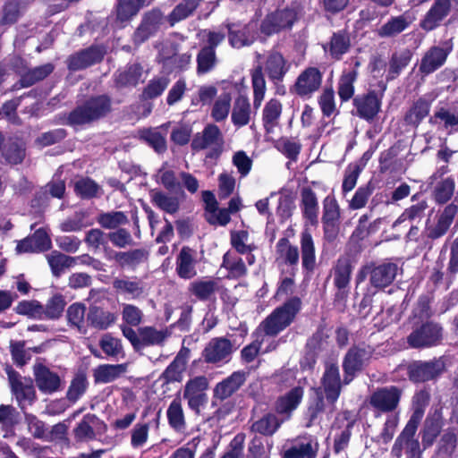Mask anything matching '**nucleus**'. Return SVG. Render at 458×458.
Wrapping results in <instances>:
<instances>
[{
	"label": "nucleus",
	"mask_w": 458,
	"mask_h": 458,
	"mask_svg": "<svg viewBox=\"0 0 458 458\" xmlns=\"http://www.w3.org/2000/svg\"><path fill=\"white\" fill-rule=\"evenodd\" d=\"M431 198L436 205L444 206L436 215L433 225L427 223L423 232L425 245L430 249L432 243L445 236L458 215V191L454 196L456 182L453 175L438 181H428Z\"/></svg>",
	"instance_id": "nucleus-1"
},
{
	"label": "nucleus",
	"mask_w": 458,
	"mask_h": 458,
	"mask_svg": "<svg viewBox=\"0 0 458 458\" xmlns=\"http://www.w3.org/2000/svg\"><path fill=\"white\" fill-rule=\"evenodd\" d=\"M375 348L364 342L353 344L344 353L342 360L344 386L351 384L356 377L365 370L374 355Z\"/></svg>",
	"instance_id": "nucleus-2"
},
{
	"label": "nucleus",
	"mask_w": 458,
	"mask_h": 458,
	"mask_svg": "<svg viewBox=\"0 0 458 458\" xmlns=\"http://www.w3.org/2000/svg\"><path fill=\"white\" fill-rule=\"evenodd\" d=\"M444 327L435 320L414 322L406 342L413 349H428L442 344Z\"/></svg>",
	"instance_id": "nucleus-3"
},
{
	"label": "nucleus",
	"mask_w": 458,
	"mask_h": 458,
	"mask_svg": "<svg viewBox=\"0 0 458 458\" xmlns=\"http://www.w3.org/2000/svg\"><path fill=\"white\" fill-rule=\"evenodd\" d=\"M399 267L396 263L384 261L370 263L362 267L357 275V282L360 283L369 276V285L377 291H385L391 286L398 274Z\"/></svg>",
	"instance_id": "nucleus-4"
},
{
	"label": "nucleus",
	"mask_w": 458,
	"mask_h": 458,
	"mask_svg": "<svg viewBox=\"0 0 458 458\" xmlns=\"http://www.w3.org/2000/svg\"><path fill=\"white\" fill-rule=\"evenodd\" d=\"M301 308V301L294 296L287 300L262 322L263 330L267 335H277L294 320Z\"/></svg>",
	"instance_id": "nucleus-5"
},
{
	"label": "nucleus",
	"mask_w": 458,
	"mask_h": 458,
	"mask_svg": "<svg viewBox=\"0 0 458 458\" xmlns=\"http://www.w3.org/2000/svg\"><path fill=\"white\" fill-rule=\"evenodd\" d=\"M299 8L286 6L268 13L259 24V31L267 36L291 30L299 21Z\"/></svg>",
	"instance_id": "nucleus-6"
},
{
	"label": "nucleus",
	"mask_w": 458,
	"mask_h": 458,
	"mask_svg": "<svg viewBox=\"0 0 458 458\" xmlns=\"http://www.w3.org/2000/svg\"><path fill=\"white\" fill-rule=\"evenodd\" d=\"M409 380L414 384L437 381L445 370L443 357L429 360H412L404 365Z\"/></svg>",
	"instance_id": "nucleus-7"
},
{
	"label": "nucleus",
	"mask_w": 458,
	"mask_h": 458,
	"mask_svg": "<svg viewBox=\"0 0 458 458\" xmlns=\"http://www.w3.org/2000/svg\"><path fill=\"white\" fill-rule=\"evenodd\" d=\"M452 13L454 20L458 19V0H433L429 9L420 21V27L429 32L439 28Z\"/></svg>",
	"instance_id": "nucleus-8"
},
{
	"label": "nucleus",
	"mask_w": 458,
	"mask_h": 458,
	"mask_svg": "<svg viewBox=\"0 0 458 458\" xmlns=\"http://www.w3.org/2000/svg\"><path fill=\"white\" fill-rule=\"evenodd\" d=\"M353 266L350 256H340L332 267L333 284L335 289L334 303L344 305L349 293Z\"/></svg>",
	"instance_id": "nucleus-9"
},
{
	"label": "nucleus",
	"mask_w": 458,
	"mask_h": 458,
	"mask_svg": "<svg viewBox=\"0 0 458 458\" xmlns=\"http://www.w3.org/2000/svg\"><path fill=\"white\" fill-rule=\"evenodd\" d=\"M403 394V388L395 385L377 387L369 395V403L377 415L391 413L399 407Z\"/></svg>",
	"instance_id": "nucleus-10"
},
{
	"label": "nucleus",
	"mask_w": 458,
	"mask_h": 458,
	"mask_svg": "<svg viewBox=\"0 0 458 458\" xmlns=\"http://www.w3.org/2000/svg\"><path fill=\"white\" fill-rule=\"evenodd\" d=\"M343 385L338 365L336 363L327 364L321 377V386L318 388L323 397L326 398L329 413H333L336 409L335 404L342 393Z\"/></svg>",
	"instance_id": "nucleus-11"
},
{
	"label": "nucleus",
	"mask_w": 458,
	"mask_h": 458,
	"mask_svg": "<svg viewBox=\"0 0 458 458\" xmlns=\"http://www.w3.org/2000/svg\"><path fill=\"white\" fill-rule=\"evenodd\" d=\"M110 110V100L106 96L89 99L85 105L76 108L70 114L72 124L80 125L89 123L107 114Z\"/></svg>",
	"instance_id": "nucleus-12"
},
{
	"label": "nucleus",
	"mask_w": 458,
	"mask_h": 458,
	"mask_svg": "<svg viewBox=\"0 0 458 458\" xmlns=\"http://www.w3.org/2000/svg\"><path fill=\"white\" fill-rule=\"evenodd\" d=\"M454 44L452 39L442 41L439 46L430 47L422 55L419 72L422 76L432 74L440 69L452 53Z\"/></svg>",
	"instance_id": "nucleus-13"
},
{
	"label": "nucleus",
	"mask_w": 458,
	"mask_h": 458,
	"mask_svg": "<svg viewBox=\"0 0 458 458\" xmlns=\"http://www.w3.org/2000/svg\"><path fill=\"white\" fill-rule=\"evenodd\" d=\"M323 81V73L315 66L305 68L296 78L293 85L290 87V92L302 99H310L317 92Z\"/></svg>",
	"instance_id": "nucleus-14"
},
{
	"label": "nucleus",
	"mask_w": 458,
	"mask_h": 458,
	"mask_svg": "<svg viewBox=\"0 0 458 458\" xmlns=\"http://www.w3.org/2000/svg\"><path fill=\"white\" fill-rule=\"evenodd\" d=\"M234 350L230 340L225 337H215L206 344L201 356L206 363L221 366L231 360Z\"/></svg>",
	"instance_id": "nucleus-15"
},
{
	"label": "nucleus",
	"mask_w": 458,
	"mask_h": 458,
	"mask_svg": "<svg viewBox=\"0 0 458 458\" xmlns=\"http://www.w3.org/2000/svg\"><path fill=\"white\" fill-rule=\"evenodd\" d=\"M419 425L408 424L396 437L391 450V454L395 458H401L403 448L406 449L407 458H420L421 451L420 442L415 438Z\"/></svg>",
	"instance_id": "nucleus-16"
},
{
	"label": "nucleus",
	"mask_w": 458,
	"mask_h": 458,
	"mask_svg": "<svg viewBox=\"0 0 458 458\" xmlns=\"http://www.w3.org/2000/svg\"><path fill=\"white\" fill-rule=\"evenodd\" d=\"M319 444L314 436L305 434L297 437L292 445L281 453L282 458H317Z\"/></svg>",
	"instance_id": "nucleus-17"
},
{
	"label": "nucleus",
	"mask_w": 458,
	"mask_h": 458,
	"mask_svg": "<svg viewBox=\"0 0 458 458\" xmlns=\"http://www.w3.org/2000/svg\"><path fill=\"white\" fill-rule=\"evenodd\" d=\"M352 105L356 110L355 115L371 123L381 110L382 98L375 90H369L366 94L355 96L352 98Z\"/></svg>",
	"instance_id": "nucleus-18"
},
{
	"label": "nucleus",
	"mask_w": 458,
	"mask_h": 458,
	"mask_svg": "<svg viewBox=\"0 0 458 458\" xmlns=\"http://www.w3.org/2000/svg\"><path fill=\"white\" fill-rule=\"evenodd\" d=\"M323 50L334 61H341L352 48V36L347 28L334 31L329 40L322 46Z\"/></svg>",
	"instance_id": "nucleus-19"
},
{
	"label": "nucleus",
	"mask_w": 458,
	"mask_h": 458,
	"mask_svg": "<svg viewBox=\"0 0 458 458\" xmlns=\"http://www.w3.org/2000/svg\"><path fill=\"white\" fill-rule=\"evenodd\" d=\"M290 65L279 52H272L267 56L265 64V72L269 80L276 85V93L284 95V87L281 85L285 74L288 72Z\"/></svg>",
	"instance_id": "nucleus-20"
},
{
	"label": "nucleus",
	"mask_w": 458,
	"mask_h": 458,
	"mask_svg": "<svg viewBox=\"0 0 458 458\" xmlns=\"http://www.w3.org/2000/svg\"><path fill=\"white\" fill-rule=\"evenodd\" d=\"M428 123L448 135L458 133V111L446 106H437L428 117Z\"/></svg>",
	"instance_id": "nucleus-21"
},
{
	"label": "nucleus",
	"mask_w": 458,
	"mask_h": 458,
	"mask_svg": "<svg viewBox=\"0 0 458 458\" xmlns=\"http://www.w3.org/2000/svg\"><path fill=\"white\" fill-rule=\"evenodd\" d=\"M433 98L422 96L412 102L403 115L406 125L417 129L426 117H429Z\"/></svg>",
	"instance_id": "nucleus-22"
},
{
	"label": "nucleus",
	"mask_w": 458,
	"mask_h": 458,
	"mask_svg": "<svg viewBox=\"0 0 458 458\" xmlns=\"http://www.w3.org/2000/svg\"><path fill=\"white\" fill-rule=\"evenodd\" d=\"M246 377V372L234 371L229 377L218 382L213 389V404L216 400L224 401L231 397L243 385Z\"/></svg>",
	"instance_id": "nucleus-23"
},
{
	"label": "nucleus",
	"mask_w": 458,
	"mask_h": 458,
	"mask_svg": "<svg viewBox=\"0 0 458 458\" xmlns=\"http://www.w3.org/2000/svg\"><path fill=\"white\" fill-rule=\"evenodd\" d=\"M35 382L40 392L50 394L62 387L59 375L41 363L34 365Z\"/></svg>",
	"instance_id": "nucleus-24"
},
{
	"label": "nucleus",
	"mask_w": 458,
	"mask_h": 458,
	"mask_svg": "<svg viewBox=\"0 0 458 458\" xmlns=\"http://www.w3.org/2000/svg\"><path fill=\"white\" fill-rule=\"evenodd\" d=\"M283 105L280 100L271 98L266 103L262 111V123L265 130V138L267 140H273V134L279 126V119L282 114Z\"/></svg>",
	"instance_id": "nucleus-25"
},
{
	"label": "nucleus",
	"mask_w": 458,
	"mask_h": 458,
	"mask_svg": "<svg viewBox=\"0 0 458 458\" xmlns=\"http://www.w3.org/2000/svg\"><path fill=\"white\" fill-rule=\"evenodd\" d=\"M415 21V16L409 11L401 15L392 16L377 30L380 38H394L406 30Z\"/></svg>",
	"instance_id": "nucleus-26"
},
{
	"label": "nucleus",
	"mask_w": 458,
	"mask_h": 458,
	"mask_svg": "<svg viewBox=\"0 0 458 458\" xmlns=\"http://www.w3.org/2000/svg\"><path fill=\"white\" fill-rule=\"evenodd\" d=\"M445 425V420L441 410H436L433 413H429L423 424L421 429V441L425 448L431 446Z\"/></svg>",
	"instance_id": "nucleus-27"
},
{
	"label": "nucleus",
	"mask_w": 458,
	"mask_h": 458,
	"mask_svg": "<svg viewBox=\"0 0 458 458\" xmlns=\"http://www.w3.org/2000/svg\"><path fill=\"white\" fill-rule=\"evenodd\" d=\"M190 358L191 350L182 346L174 360L162 373V378L166 383L180 382L182 379Z\"/></svg>",
	"instance_id": "nucleus-28"
},
{
	"label": "nucleus",
	"mask_w": 458,
	"mask_h": 458,
	"mask_svg": "<svg viewBox=\"0 0 458 458\" xmlns=\"http://www.w3.org/2000/svg\"><path fill=\"white\" fill-rule=\"evenodd\" d=\"M223 145V137L219 128L215 124H208L201 133H197L192 141L194 150H201L209 147L220 148Z\"/></svg>",
	"instance_id": "nucleus-29"
},
{
	"label": "nucleus",
	"mask_w": 458,
	"mask_h": 458,
	"mask_svg": "<svg viewBox=\"0 0 458 458\" xmlns=\"http://www.w3.org/2000/svg\"><path fill=\"white\" fill-rule=\"evenodd\" d=\"M302 268L313 272L316 267V248L310 228H304L300 234Z\"/></svg>",
	"instance_id": "nucleus-30"
},
{
	"label": "nucleus",
	"mask_w": 458,
	"mask_h": 458,
	"mask_svg": "<svg viewBox=\"0 0 458 458\" xmlns=\"http://www.w3.org/2000/svg\"><path fill=\"white\" fill-rule=\"evenodd\" d=\"M301 209L304 219L311 225L318 223V201L315 191L310 187H303L301 191Z\"/></svg>",
	"instance_id": "nucleus-31"
},
{
	"label": "nucleus",
	"mask_w": 458,
	"mask_h": 458,
	"mask_svg": "<svg viewBox=\"0 0 458 458\" xmlns=\"http://www.w3.org/2000/svg\"><path fill=\"white\" fill-rule=\"evenodd\" d=\"M51 248V240L44 229L37 230L33 235L17 244L16 250L23 252H40Z\"/></svg>",
	"instance_id": "nucleus-32"
},
{
	"label": "nucleus",
	"mask_w": 458,
	"mask_h": 458,
	"mask_svg": "<svg viewBox=\"0 0 458 458\" xmlns=\"http://www.w3.org/2000/svg\"><path fill=\"white\" fill-rule=\"evenodd\" d=\"M196 263V250L189 247H183L176 259V272L178 276L183 279L194 277L197 275Z\"/></svg>",
	"instance_id": "nucleus-33"
},
{
	"label": "nucleus",
	"mask_w": 458,
	"mask_h": 458,
	"mask_svg": "<svg viewBox=\"0 0 458 458\" xmlns=\"http://www.w3.org/2000/svg\"><path fill=\"white\" fill-rule=\"evenodd\" d=\"M276 261L290 267L293 270L297 268L300 260V251L296 245L291 244L287 237H282L276 245Z\"/></svg>",
	"instance_id": "nucleus-34"
},
{
	"label": "nucleus",
	"mask_w": 458,
	"mask_h": 458,
	"mask_svg": "<svg viewBox=\"0 0 458 458\" xmlns=\"http://www.w3.org/2000/svg\"><path fill=\"white\" fill-rule=\"evenodd\" d=\"M12 391L15 395L19 405L24 409L26 404H31L35 399V389L30 383H23L13 371L9 372Z\"/></svg>",
	"instance_id": "nucleus-35"
},
{
	"label": "nucleus",
	"mask_w": 458,
	"mask_h": 458,
	"mask_svg": "<svg viewBox=\"0 0 458 458\" xmlns=\"http://www.w3.org/2000/svg\"><path fill=\"white\" fill-rule=\"evenodd\" d=\"M257 22L250 21L242 30H234V25H228L229 42L233 47L240 48L255 41Z\"/></svg>",
	"instance_id": "nucleus-36"
},
{
	"label": "nucleus",
	"mask_w": 458,
	"mask_h": 458,
	"mask_svg": "<svg viewBox=\"0 0 458 458\" xmlns=\"http://www.w3.org/2000/svg\"><path fill=\"white\" fill-rule=\"evenodd\" d=\"M163 15L160 11L153 10L144 17L140 26L134 33V41L142 43L153 33H155L163 22Z\"/></svg>",
	"instance_id": "nucleus-37"
},
{
	"label": "nucleus",
	"mask_w": 458,
	"mask_h": 458,
	"mask_svg": "<svg viewBox=\"0 0 458 458\" xmlns=\"http://www.w3.org/2000/svg\"><path fill=\"white\" fill-rule=\"evenodd\" d=\"M413 53L410 48H403L392 54L388 62L386 81H394L400 76L402 72L410 64Z\"/></svg>",
	"instance_id": "nucleus-38"
},
{
	"label": "nucleus",
	"mask_w": 458,
	"mask_h": 458,
	"mask_svg": "<svg viewBox=\"0 0 458 458\" xmlns=\"http://www.w3.org/2000/svg\"><path fill=\"white\" fill-rule=\"evenodd\" d=\"M170 123L162 124L157 128L144 129L140 133V139L148 143L157 152L161 153L166 149V131Z\"/></svg>",
	"instance_id": "nucleus-39"
},
{
	"label": "nucleus",
	"mask_w": 458,
	"mask_h": 458,
	"mask_svg": "<svg viewBox=\"0 0 458 458\" xmlns=\"http://www.w3.org/2000/svg\"><path fill=\"white\" fill-rule=\"evenodd\" d=\"M303 388L295 386L284 395L279 396L275 403V410L278 414H290L299 406L303 397Z\"/></svg>",
	"instance_id": "nucleus-40"
},
{
	"label": "nucleus",
	"mask_w": 458,
	"mask_h": 458,
	"mask_svg": "<svg viewBox=\"0 0 458 458\" xmlns=\"http://www.w3.org/2000/svg\"><path fill=\"white\" fill-rule=\"evenodd\" d=\"M104 51L102 48L95 47L83 50L69 59V68L71 70L84 69L102 59Z\"/></svg>",
	"instance_id": "nucleus-41"
},
{
	"label": "nucleus",
	"mask_w": 458,
	"mask_h": 458,
	"mask_svg": "<svg viewBox=\"0 0 458 458\" xmlns=\"http://www.w3.org/2000/svg\"><path fill=\"white\" fill-rule=\"evenodd\" d=\"M327 405L326 398L321 394L320 389L314 388V395L310 397L305 411L307 428H310L318 421L320 415L326 411Z\"/></svg>",
	"instance_id": "nucleus-42"
},
{
	"label": "nucleus",
	"mask_w": 458,
	"mask_h": 458,
	"mask_svg": "<svg viewBox=\"0 0 458 458\" xmlns=\"http://www.w3.org/2000/svg\"><path fill=\"white\" fill-rule=\"evenodd\" d=\"M140 350L151 345H161L171 335L168 328L157 329L154 327H140Z\"/></svg>",
	"instance_id": "nucleus-43"
},
{
	"label": "nucleus",
	"mask_w": 458,
	"mask_h": 458,
	"mask_svg": "<svg viewBox=\"0 0 458 458\" xmlns=\"http://www.w3.org/2000/svg\"><path fill=\"white\" fill-rule=\"evenodd\" d=\"M430 402V393L427 389L415 392L412 396V413L407 421L408 424L420 425L427 406Z\"/></svg>",
	"instance_id": "nucleus-44"
},
{
	"label": "nucleus",
	"mask_w": 458,
	"mask_h": 458,
	"mask_svg": "<svg viewBox=\"0 0 458 458\" xmlns=\"http://www.w3.org/2000/svg\"><path fill=\"white\" fill-rule=\"evenodd\" d=\"M126 364H104L98 366L94 370V379L96 383L106 384L114 381L120 376L126 372Z\"/></svg>",
	"instance_id": "nucleus-45"
},
{
	"label": "nucleus",
	"mask_w": 458,
	"mask_h": 458,
	"mask_svg": "<svg viewBox=\"0 0 458 458\" xmlns=\"http://www.w3.org/2000/svg\"><path fill=\"white\" fill-rule=\"evenodd\" d=\"M204 199L208 203V216L210 224L225 225L230 221V212L227 208H218L216 207V200L213 194L209 191H204Z\"/></svg>",
	"instance_id": "nucleus-46"
},
{
	"label": "nucleus",
	"mask_w": 458,
	"mask_h": 458,
	"mask_svg": "<svg viewBox=\"0 0 458 458\" xmlns=\"http://www.w3.org/2000/svg\"><path fill=\"white\" fill-rule=\"evenodd\" d=\"M170 427L177 432H182L186 428V422L182 402L179 398L174 399L166 411Z\"/></svg>",
	"instance_id": "nucleus-47"
},
{
	"label": "nucleus",
	"mask_w": 458,
	"mask_h": 458,
	"mask_svg": "<svg viewBox=\"0 0 458 458\" xmlns=\"http://www.w3.org/2000/svg\"><path fill=\"white\" fill-rule=\"evenodd\" d=\"M116 320V315L98 307H91L88 313V321L98 329H106Z\"/></svg>",
	"instance_id": "nucleus-48"
},
{
	"label": "nucleus",
	"mask_w": 458,
	"mask_h": 458,
	"mask_svg": "<svg viewBox=\"0 0 458 458\" xmlns=\"http://www.w3.org/2000/svg\"><path fill=\"white\" fill-rule=\"evenodd\" d=\"M433 297L429 294L419 296L411 311V317L415 322L431 320L430 318L434 316V310L431 307Z\"/></svg>",
	"instance_id": "nucleus-49"
},
{
	"label": "nucleus",
	"mask_w": 458,
	"mask_h": 458,
	"mask_svg": "<svg viewBox=\"0 0 458 458\" xmlns=\"http://www.w3.org/2000/svg\"><path fill=\"white\" fill-rule=\"evenodd\" d=\"M358 77V72L352 70L344 72L339 78L337 93L342 102H347L354 95V82Z\"/></svg>",
	"instance_id": "nucleus-50"
},
{
	"label": "nucleus",
	"mask_w": 458,
	"mask_h": 458,
	"mask_svg": "<svg viewBox=\"0 0 458 458\" xmlns=\"http://www.w3.org/2000/svg\"><path fill=\"white\" fill-rule=\"evenodd\" d=\"M150 3L151 0H119L117 18L122 21H128L136 15L141 7Z\"/></svg>",
	"instance_id": "nucleus-51"
},
{
	"label": "nucleus",
	"mask_w": 458,
	"mask_h": 458,
	"mask_svg": "<svg viewBox=\"0 0 458 458\" xmlns=\"http://www.w3.org/2000/svg\"><path fill=\"white\" fill-rule=\"evenodd\" d=\"M113 285L116 291L128 294L132 299L140 298L144 293V286L140 281L116 278L114 280Z\"/></svg>",
	"instance_id": "nucleus-52"
},
{
	"label": "nucleus",
	"mask_w": 458,
	"mask_h": 458,
	"mask_svg": "<svg viewBox=\"0 0 458 458\" xmlns=\"http://www.w3.org/2000/svg\"><path fill=\"white\" fill-rule=\"evenodd\" d=\"M150 196L154 205L161 210L168 214H174L178 211L180 203L176 197L170 196L159 191H153Z\"/></svg>",
	"instance_id": "nucleus-53"
},
{
	"label": "nucleus",
	"mask_w": 458,
	"mask_h": 458,
	"mask_svg": "<svg viewBox=\"0 0 458 458\" xmlns=\"http://www.w3.org/2000/svg\"><path fill=\"white\" fill-rule=\"evenodd\" d=\"M47 261L55 276H59L65 269L76 265V259H74L73 257L56 251H54L47 256Z\"/></svg>",
	"instance_id": "nucleus-54"
},
{
	"label": "nucleus",
	"mask_w": 458,
	"mask_h": 458,
	"mask_svg": "<svg viewBox=\"0 0 458 458\" xmlns=\"http://www.w3.org/2000/svg\"><path fill=\"white\" fill-rule=\"evenodd\" d=\"M321 223H341V208L335 196L324 199Z\"/></svg>",
	"instance_id": "nucleus-55"
},
{
	"label": "nucleus",
	"mask_w": 458,
	"mask_h": 458,
	"mask_svg": "<svg viewBox=\"0 0 458 458\" xmlns=\"http://www.w3.org/2000/svg\"><path fill=\"white\" fill-rule=\"evenodd\" d=\"M428 208V202L426 199L417 201L410 207L404 208L395 224H401L405 221H414L424 217L426 210Z\"/></svg>",
	"instance_id": "nucleus-56"
},
{
	"label": "nucleus",
	"mask_w": 458,
	"mask_h": 458,
	"mask_svg": "<svg viewBox=\"0 0 458 458\" xmlns=\"http://www.w3.org/2000/svg\"><path fill=\"white\" fill-rule=\"evenodd\" d=\"M375 190L372 181L368 182L366 184L360 186L352 199L349 201V208L357 210L364 208L368 200Z\"/></svg>",
	"instance_id": "nucleus-57"
},
{
	"label": "nucleus",
	"mask_w": 458,
	"mask_h": 458,
	"mask_svg": "<svg viewBox=\"0 0 458 458\" xmlns=\"http://www.w3.org/2000/svg\"><path fill=\"white\" fill-rule=\"evenodd\" d=\"M276 149L292 161H296L301 150V144L287 137H281L276 141Z\"/></svg>",
	"instance_id": "nucleus-58"
},
{
	"label": "nucleus",
	"mask_w": 458,
	"mask_h": 458,
	"mask_svg": "<svg viewBox=\"0 0 458 458\" xmlns=\"http://www.w3.org/2000/svg\"><path fill=\"white\" fill-rule=\"evenodd\" d=\"M199 1L200 0H184L177 4L168 17L171 25L191 15L199 5Z\"/></svg>",
	"instance_id": "nucleus-59"
},
{
	"label": "nucleus",
	"mask_w": 458,
	"mask_h": 458,
	"mask_svg": "<svg viewBox=\"0 0 458 458\" xmlns=\"http://www.w3.org/2000/svg\"><path fill=\"white\" fill-rule=\"evenodd\" d=\"M362 169L363 167L358 163H351L347 165L342 183V191L344 195L355 188Z\"/></svg>",
	"instance_id": "nucleus-60"
},
{
	"label": "nucleus",
	"mask_w": 458,
	"mask_h": 458,
	"mask_svg": "<svg viewBox=\"0 0 458 458\" xmlns=\"http://www.w3.org/2000/svg\"><path fill=\"white\" fill-rule=\"evenodd\" d=\"M54 70L51 64H46L26 72L21 78L23 87H29L48 76Z\"/></svg>",
	"instance_id": "nucleus-61"
},
{
	"label": "nucleus",
	"mask_w": 458,
	"mask_h": 458,
	"mask_svg": "<svg viewBox=\"0 0 458 458\" xmlns=\"http://www.w3.org/2000/svg\"><path fill=\"white\" fill-rule=\"evenodd\" d=\"M161 62L164 66L169 70L185 69L189 64L191 63V55L189 54L176 55L175 53L173 55H167L164 49L160 53Z\"/></svg>",
	"instance_id": "nucleus-62"
},
{
	"label": "nucleus",
	"mask_w": 458,
	"mask_h": 458,
	"mask_svg": "<svg viewBox=\"0 0 458 458\" xmlns=\"http://www.w3.org/2000/svg\"><path fill=\"white\" fill-rule=\"evenodd\" d=\"M98 222L106 229H114L128 223V218L122 211H113L99 215Z\"/></svg>",
	"instance_id": "nucleus-63"
},
{
	"label": "nucleus",
	"mask_w": 458,
	"mask_h": 458,
	"mask_svg": "<svg viewBox=\"0 0 458 458\" xmlns=\"http://www.w3.org/2000/svg\"><path fill=\"white\" fill-rule=\"evenodd\" d=\"M170 80L166 76L153 78L143 90L144 98L151 99L160 96L167 88Z\"/></svg>",
	"instance_id": "nucleus-64"
}]
</instances>
